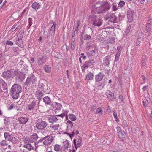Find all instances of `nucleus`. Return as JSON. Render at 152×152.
<instances>
[{"label": "nucleus", "mask_w": 152, "mask_h": 152, "mask_svg": "<svg viewBox=\"0 0 152 152\" xmlns=\"http://www.w3.org/2000/svg\"><path fill=\"white\" fill-rule=\"evenodd\" d=\"M116 129L117 130V132H118L121 131V129L118 126H117L116 127Z\"/></svg>", "instance_id": "56"}, {"label": "nucleus", "mask_w": 152, "mask_h": 152, "mask_svg": "<svg viewBox=\"0 0 152 152\" xmlns=\"http://www.w3.org/2000/svg\"><path fill=\"white\" fill-rule=\"evenodd\" d=\"M6 44L7 45H13V43L12 42L9 40H7L6 41Z\"/></svg>", "instance_id": "44"}, {"label": "nucleus", "mask_w": 152, "mask_h": 152, "mask_svg": "<svg viewBox=\"0 0 152 152\" xmlns=\"http://www.w3.org/2000/svg\"><path fill=\"white\" fill-rule=\"evenodd\" d=\"M94 19L93 25L95 26H99L102 24V20L98 18L96 15L94 16Z\"/></svg>", "instance_id": "5"}, {"label": "nucleus", "mask_w": 152, "mask_h": 152, "mask_svg": "<svg viewBox=\"0 0 152 152\" xmlns=\"http://www.w3.org/2000/svg\"><path fill=\"white\" fill-rule=\"evenodd\" d=\"M148 22L146 24V30L147 32H149L151 30V24L149 23V20H148Z\"/></svg>", "instance_id": "22"}, {"label": "nucleus", "mask_w": 152, "mask_h": 152, "mask_svg": "<svg viewBox=\"0 0 152 152\" xmlns=\"http://www.w3.org/2000/svg\"><path fill=\"white\" fill-rule=\"evenodd\" d=\"M69 117L72 121H75L77 118L76 116L73 114H70L69 115Z\"/></svg>", "instance_id": "28"}, {"label": "nucleus", "mask_w": 152, "mask_h": 152, "mask_svg": "<svg viewBox=\"0 0 152 152\" xmlns=\"http://www.w3.org/2000/svg\"><path fill=\"white\" fill-rule=\"evenodd\" d=\"M65 116V115L63 114L57 115L56 116H50L48 118V121L49 122L53 123L56 122L57 120L59 119H58L57 116H60L61 117H63Z\"/></svg>", "instance_id": "4"}, {"label": "nucleus", "mask_w": 152, "mask_h": 152, "mask_svg": "<svg viewBox=\"0 0 152 152\" xmlns=\"http://www.w3.org/2000/svg\"><path fill=\"white\" fill-rule=\"evenodd\" d=\"M32 19L31 18H29L28 19V21H29V27L32 25Z\"/></svg>", "instance_id": "51"}, {"label": "nucleus", "mask_w": 152, "mask_h": 152, "mask_svg": "<svg viewBox=\"0 0 152 152\" xmlns=\"http://www.w3.org/2000/svg\"><path fill=\"white\" fill-rule=\"evenodd\" d=\"M47 57L46 56H44L42 57V58H40L38 59L37 62L39 65H41L43 63L45 62Z\"/></svg>", "instance_id": "16"}, {"label": "nucleus", "mask_w": 152, "mask_h": 152, "mask_svg": "<svg viewBox=\"0 0 152 152\" xmlns=\"http://www.w3.org/2000/svg\"><path fill=\"white\" fill-rule=\"evenodd\" d=\"M122 48L121 46H118L117 48V50L118 51V52H120V51L122 50Z\"/></svg>", "instance_id": "49"}, {"label": "nucleus", "mask_w": 152, "mask_h": 152, "mask_svg": "<svg viewBox=\"0 0 152 152\" xmlns=\"http://www.w3.org/2000/svg\"><path fill=\"white\" fill-rule=\"evenodd\" d=\"M80 57H82V58L84 60H85L86 58V56H80Z\"/></svg>", "instance_id": "62"}, {"label": "nucleus", "mask_w": 152, "mask_h": 152, "mask_svg": "<svg viewBox=\"0 0 152 152\" xmlns=\"http://www.w3.org/2000/svg\"><path fill=\"white\" fill-rule=\"evenodd\" d=\"M52 106L54 109L59 110H60L61 108V105L60 103L54 102L52 104Z\"/></svg>", "instance_id": "13"}, {"label": "nucleus", "mask_w": 152, "mask_h": 152, "mask_svg": "<svg viewBox=\"0 0 152 152\" xmlns=\"http://www.w3.org/2000/svg\"><path fill=\"white\" fill-rule=\"evenodd\" d=\"M131 26H129L128 28H127L126 29L125 31V33L126 34H128L130 32V30L131 28Z\"/></svg>", "instance_id": "45"}, {"label": "nucleus", "mask_w": 152, "mask_h": 152, "mask_svg": "<svg viewBox=\"0 0 152 152\" xmlns=\"http://www.w3.org/2000/svg\"><path fill=\"white\" fill-rule=\"evenodd\" d=\"M32 7L35 10H37L40 7L39 4L37 2H34L32 4Z\"/></svg>", "instance_id": "20"}, {"label": "nucleus", "mask_w": 152, "mask_h": 152, "mask_svg": "<svg viewBox=\"0 0 152 152\" xmlns=\"http://www.w3.org/2000/svg\"><path fill=\"white\" fill-rule=\"evenodd\" d=\"M59 128L58 125H55L51 127V130L52 131H55L57 130Z\"/></svg>", "instance_id": "35"}, {"label": "nucleus", "mask_w": 152, "mask_h": 152, "mask_svg": "<svg viewBox=\"0 0 152 152\" xmlns=\"http://www.w3.org/2000/svg\"><path fill=\"white\" fill-rule=\"evenodd\" d=\"M120 55V52H117L115 55V57L114 61V64H115V62L118 61L119 59V56Z\"/></svg>", "instance_id": "29"}, {"label": "nucleus", "mask_w": 152, "mask_h": 152, "mask_svg": "<svg viewBox=\"0 0 152 152\" xmlns=\"http://www.w3.org/2000/svg\"><path fill=\"white\" fill-rule=\"evenodd\" d=\"M66 134L68 135H69V137H70L72 139V137L73 136V135H71L69 133H66Z\"/></svg>", "instance_id": "57"}, {"label": "nucleus", "mask_w": 152, "mask_h": 152, "mask_svg": "<svg viewBox=\"0 0 152 152\" xmlns=\"http://www.w3.org/2000/svg\"><path fill=\"white\" fill-rule=\"evenodd\" d=\"M113 10L115 11L117 10V7L116 5L113 4Z\"/></svg>", "instance_id": "53"}, {"label": "nucleus", "mask_w": 152, "mask_h": 152, "mask_svg": "<svg viewBox=\"0 0 152 152\" xmlns=\"http://www.w3.org/2000/svg\"><path fill=\"white\" fill-rule=\"evenodd\" d=\"M147 88V87L145 86H144L142 88L143 91H144L146 90Z\"/></svg>", "instance_id": "61"}, {"label": "nucleus", "mask_w": 152, "mask_h": 152, "mask_svg": "<svg viewBox=\"0 0 152 152\" xmlns=\"http://www.w3.org/2000/svg\"><path fill=\"white\" fill-rule=\"evenodd\" d=\"M69 47L68 46H66V52H67L69 50Z\"/></svg>", "instance_id": "60"}, {"label": "nucleus", "mask_w": 152, "mask_h": 152, "mask_svg": "<svg viewBox=\"0 0 152 152\" xmlns=\"http://www.w3.org/2000/svg\"><path fill=\"white\" fill-rule=\"evenodd\" d=\"M91 47H94L96 50H92L91 52L92 55V56H94L96 53V51H98V49L96 48V45L94 44L91 45Z\"/></svg>", "instance_id": "30"}, {"label": "nucleus", "mask_w": 152, "mask_h": 152, "mask_svg": "<svg viewBox=\"0 0 152 152\" xmlns=\"http://www.w3.org/2000/svg\"><path fill=\"white\" fill-rule=\"evenodd\" d=\"M95 63V61L93 59H90L86 61L85 64L84 66H94Z\"/></svg>", "instance_id": "15"}, {"label": "nucleus", "mask_w": 152, "mask_h": 152, "mask_svg": "<svg viewBox=\"0 0 152 152\" xmlns=\"http://www.w3.org/2000/svg\"><path fill=\"white\" fill-rule=\"evenodd\" d=\"M24 147L27 148L29 150H31L33 149V147L30 144L26 145H24Z\"/></svg>", "instance_id": "37"}, {"label": "nucleus", "mask_w": 152, "mask_h": 152, "mask_svg": "<svg viewBox=\"0 0 152 152\" xmlns=\"http://www.w3.org/2000/svg\"><path fill=\"white\" fill-rule=\"evenodd\" d=\"M14 42L17 44L20 47H21L22 45H23V42L22 38L16 37L15 40H14Z\"/></svg>", "instance_id": "12"}, {"label": "nucleus", "mask_w": 152, "mask_h": 152, "mask_svg": "<svg viewBox=\"0 0 152 152\" xmlns=\"http://www.w3.org/2000/svg\"><path fill=\"white\" fill-rule=\"evenodd\" d=\"M36 96L38 99H41L43 96V94L41 92L39 91H37L36 92Z\"/></svg>", "instance_id": "26"}, {"label": "nucleus", "mask_w": 152, "mask_h": 152, "mask_svg": "<svg viewBox=\"0 0 152 152\" xmlns=\"http://www.w3.org/2000/svg\"><path fill=\"white\" fill-rule=\"evenodd\" d=\"M31 61L33 63L34 62V58H31Z\"/></svg>", "instance_id": "64"}, {"label": "nucleus", "mask_w": 152, "mask_h": 152, "mask_svg": "<svg viewBox=\"0 0 152 152\" xmlns=\"http://www.w3.org/2000/svg\"><path fill=\"white\" fill-rule=\"evenodd\" d=\"M47 126V124L45 121H41L36 124L37 128L39 129H42L45 128Z\"/></svg>", "instance_id": "7"}, {"label": "nucleus", "mask_w": 152, "mask_h": 152, "mask_svg": "<svg viewBox=\"0 0 152 152\" xmlns=\"http://www.w3.org/2000/svg\"><path fill=\"white\" fill-rule=\"evenodd\" d=\"M19 65L24 66L26 65V63L24 61H21L19 63Z\"/></svg>", "instance_id": "48"}, {"label": "nucleus", "mask_w": 152, "mask_h": 152, "mask_svg": "<svg viewBox=\"0 0 152 152\" xmlns=\"http://www.w3.org/2000/svg\"><path fill=\"white\" fill-rule=\"evenodd\" d=\"M94 75L91 73H89L86 74V80H91L93 79Z\"/></svg>", "instance_id": "21"}, {"label": "nucleus", "mask_w": 152, "mask_h": 152, "mask_svg": "<svg viewBox=\"0 0 152 152\" xmlns=\"http://www.w3.org/2000/svg\"><path fill=\"white\" fill-rule=\"evenodd\" d=\"M106 20H109V21L111 23H115L118 22L117 17L114 14H109L107 13L104 16Z\"/></svg>", "instance_id": "3"}, {"label": "nucleus", "mask_w": 152, "mask_h": 152, "mask_svg": "<svg viewBox=\"0 0 152 152\" xmlns=\"http://www.w3.org/2000/svg\"><path fill=\"white\" fill-rule=\"evenodd\" d=\"M91 36L90 35L86 34L84 36L83 39L84 40H89L91 38Z\"/></svg>", "instance_id": "36"}, {"label": "nucleus", "mask_w": 152, "mask_h": 152, "mask_svg": "<svg viewBox=\"0 0 152 152\" xmlns=\"http://www.w3.org/2000/svg\"><path fill=\"white\" fill-rule=\"evenodd\" d=\"M35 105V103L34 102H33L28 107V108L29 110H31L34 108Z\"/></svg>", "instance_id": "41"}, {"label": "nucleus", "mask_w": 152, "mask_h": 152, "mask_svg": "<svg viewBox=\"0 0 152 152\" xmlns=\"http://www.w3.org/2000/svg\"><path fill=\"white\" fill-rule=\"evenodd\" d=\"M74 44L75 43H71V48L72 50H74L75 48Z\"/></svg>", "instance_id": "52"}, {"label": "nucleus", "mask_w": 152, "mask_h": 152, "mask_svg": "<svg viewBox=\"0 0 152 152\" xmlns=\"http://www.w3.org/2000/svg\"><path fill=\"white\" fill-rule=\"evenodd\" d=\"M66 124H69L71 126H72V122H71V121H70V120H68L67 121V122H66Z\"/></svg>", "instance_id": "54"}, {"label": "nucleus", "mask_w": 152, "mask_h": 152, "mask_svg": "<svg viewBox=\"0 0 152 152\" xmlns=\"http://www.w3.org/2000/svg\"><path fill=\"white\" fill-rule=\"evenodd\" d=\"M19 26V23H16L13 26L12 28L11 29V30H12V31H15L16 29L18 28Z\"/></svg>", "instance_id": "27"}, {"label": "nucleus", "mask_w": 152, "mask_h": 152, "mask_svg": "<svg viewBox=\"0 0 152 152\" xmlns=\"http://www.w3.org/2000/svg\"><path fill=\"white\" fill-rule=\"evenodd\" d=\"M43 101L46 104H49L50 102V99L48 97H45L43 99Z\"/></svg>", "instance_id": "25"}, {"label": "nucleus", "mask_w": 152, "mask_h": 152, "mask_svg": "<svg viewBox=\"0 0 152 152\" xmlns=\"http://www.w3.org/2000/svg\"><path fill=\"white\" fill-rule=\"evenodd\" d=\"M56 25L54 24L52 25L50 29V34L51 36H53L55 33V28Z\"/></svg>", "instance_id": "17"}, {"label": "nucleus", "mask_w": 152, "mask_h": 152, "mask_svg": "<svg viewBox=\"0 0 152 152\" xmlns=\"http://www.w3.org/2000/svg\"><path fill=\"white\" fill-rule=\"evenodd\" d=\"M141 41V37H138L136 40V45L137 46L139 45Z\"/></svg>", "instance_id": "38"}, {"label": "nucleus", "mask_w": 152, "mask_h": 152, "mask_svg": "<svg viewBox=\"0 0 152 152\" xmlns=\"http://www.w3.org/2000/svg\"><path fill=\"white\" fill-rule=\"evenodd\" d=\"M27 9V8H25L24 10L22 12V13L20 15V16L21 17L22 16H23L24 14V13L26 12Z\"/></svg>", "instance_id": "47"}, {"label": "nucleus", "mask_w": 152, "mask_h": 152, "mask_svg": "<svg viewBox=\"0 0 152 152\" xmlns=\"http://www.w3.org/2000/svg\"><path fill=\"white\" fill-rule=\"evenodd\" d=\"M75 39V38H72L71 43H74Z\"/></svg>", "instance_id": "58"}, {"label": "nucleus", "mask_w": 152, "mask_h": 152, "mask_svg": "<svg viewBox=\"0 0 152 152\" xmlns=\"http://www.w3.org/2000/svg\"><path fill=\"white\" fill-rule=\"evenodd\" d=\"M96 12L98 14H103L107 11L110 8L111 5L109 2L99 1L96 2Z\"/></svg>", "instance_id": "1"}, {"label": "nucleus", "mask_w": 152, "mask_h": 152, "mask_svg": "<svg viewBox=\"0 0 152 152\" xmlns=\"http://www.w3.org/2000/svg\"><path fill=\"white\" fill-rule=\"evenodd\" d=\"M104 76L103 73L100 72L95 76L96 81V82L101 81L102 79Z\"/></svg>", "instance_id": "14"}, {"label": "nucleus", "mask_w": 152, "mask_h": 152, "mask_svg": "<svg viewBox=\"0 0 152 152\" xmlns=\"http://www.w3.org/2000/svg\"><path fill=\"white\" fill-rule=\"evenodd\" d=\"M82 139L81 138H79L77 142H76V140L75 139H74L73 141V143L74 145V146H75V150H73V152L74 151L75 152V151L77 150V148L78 147H80L81 145L82 142Z\"/></svg>", "instance_id": "9"}, {"label": "nucleus", "mask_w": 152, "mask_h": 152, "mask_svg": "<svg viewBox=\"0 0 152 152\" xmlns=\"http://www.w3.org/2000/svg\"><path fill=\"white\" fill-rule=\"evenodd\" d=\"M75 33H74V32L72 33V38H75Z\"/></svg>", "instance_id": "63"}, {"label": "nucleus", "mask_w": 152, "mask_h": 152, "mask_svg": "<svg viewBox=\"0 0 152 152\" xmlns=\"http://www.w3.org/2000/svg\"><path fill=\"white\" fill-rule=\"evenodd\" d=\"M12 51L15 53V55L18 54L19 51V48L18 47H13L12 48Z\"/></svg>", "instance_id": "24"}, {"label": "nucleus", "mask_w": 152, "mask_h": 152, "mask_svg": "<svg viewBox=\"0 0 152 152\" xmlns=\"http://www.w3.org/2000/svg\"><path fill=\"white\" fill-rule=\"evenodd\" d=\"M18 120L20 123L24 124L27 122L28 119L27 118L20 117L18 118Z\"/></svg>", "instance_id": "18"}, {"label": "nucleus", "mask_w": 152, "mask_h": 152, "mask_svg": "<svg viewBox=\"0 0 152 152\" xmlns=\"http://www.w3.org/2000/svg\"><path fill=\"white\" fill-rule=\"evenodd\" d=\"M49 23L50 24L51 26V24H52L53 25V24L56 25V23L53 20H51L50 22Z\"/></svg>", "instance_id": "55"}, {"label": "nucleus", "mask_w": 152, "mask_h": 152, "mask_svg": "<svg viewBox=\"0 0 152 152\" xmlns=\"http://www.w3.org/2000/svg\"><path fill=\"white\" fill-rule=\"evenodd\" d=\"M3 85L4 86V88H3L4 90L6 89H7V86H6V84L5 83H4Z\"/></svg>", "instance_id": "59"}, {"label": "nucleus", "mask_w": 152, "mask_h": 152, "mask_svg": "<svg viewBox=\"0 0 152 152\" xmlns=\"http://www.w3.org/2000/svg\"><path fill=\"white\" fill-rule=\"evenodd\" d=\"M76 24H77L76 28L75 29V30L74 32V33H75H75H76L77 34L78 33V27L80 25L79 20H78L77 21Z\"/></svg>", "instance_id": "32"}, {"label": "nucleus", "mask_w": 152, "mask_h": 152, "mask_svg": "<svg viewBox=\"0 0 152 152\" xmlns=\"http://www.w3.org/2000/svg\"><path fill=\"white\" fill-rule=\"evenodd\" d=\"M113 95V94L112 92L109 91V93L107 95V96L108 98H110V97H112Z\"/></svg>", "instance_id": "46"}, {"label": "nucleus", "mask_w": 152, "mask_h": 152, "mask_svg": "<svg viewBox=\"0 0 152 152\" xmlns=\"http://www.w3.org/2000/svg\"><path fill=\"white\" fill-rule=\"evenodd\" d=\"M35 81V79L33 76H31L30 77L28 78L26 82V83L27 85H30L33 84Z\"/></svg>", "instance_id": "11"}, {"label": "nucleus", "mask_w": 152, "mask_h": 152, "mask_svg": "<svg viewBox=\"0 0 152 152\" xmlns=\"http://www.w3.org/2000/svg\"><path fill=\"white\" fill-rule=\"evenodd\" d=\"M53 138L52 137H50L48 138L45 137L44 139V140L43 141V143L44 145H48L50 144L53 141Z\"/></svg>", "instance_id": "10"}, {"label": "nucleus", "mask_w": 152, "mask_h": 152, "mask_svg": "<svg viewBox=\"0 0 152 152\" xmlns=\"http://www.w3.org/2000/svg\"><path fill=\"white\" fill-rule=\"evenodd\" d=\"M4 136L6 140H7L11 141L13 139V138L12 136L10 135L7 133H4Z\"/></svg>", "instance_id": "19"}, {"label": "nucleus", "mask_w": 152, "mask_h": 152, "mask_svg": "<svg viewBox=\"0 0 152 152\" xmlns=\"http://www.w3.org/2000/svg\"><path fill=\"white\" fill-rule=\"evenodd\" d=\"M21 91V88L20 86L19 85L14 84L11 87L10 94L13 99H17L19 96V94Z\"/></svg>", "instance_id": "2"}, {"label": "nucleus", "mask_w": 152, "mask_h": 152, "mask_svg": "<svg viewBox=\"0 0 152 152\" xmlns=\"http://www.w3.org/2000/svg\"><path fill=\"white\" fill-rule=\"evenodd\" d=\"M118 136L120 137H122L123 136V134H122L121 131L117 132Z\"/></svg>", "instance_id": "50"}, {"label": "nucleus", "mask_w": 152, "mask_h": 152, "mask_svg": "<svg viewBox=\"0 0 152 152\" xmlns=\"http://www.w3.org/2000/svg\"><path fill=\"white\" fill-rule=\"evenodd\" d=\"M110 59L111 57L109 55L105 57L104 58V62L103 63V66H109V62L110 61Z\"/></svg>", "instance_id": "6"}, {"label": "nucleus", "mask_w": 152, "mask_h": 152, "mask_svg": "<svg viewBox=\"0 0 152 152\" xmlns=\"http://www.w3.org/2000/svg\"><path fill=\"white\" fill-rule=\"evenodd\" d=\"M102 109L101 108H99L97 109L96 113L100 115L102 114Z\"/></svg>", "instance_id": "39"}, {"label": "nucleus", "mask_w": 152, "mask_h": 152, "mask_svg": "<svg viewBox=\"0 0 152 152\" xmlns=\"http://www.w3.org/2000/svg\"><path fill=\"white\" fill-rule=\"evenodd\" d=\"M44 69L47 72H49L51 71V69L50 67H44Z\"/></svg>", "instance_id": "40"}, {"label": "nucleus", "mask_w": 152, "mask_h": 152, "mask_svg": "<svg viewBox=\"0 0 152 152\" xmlns=\"http://www.w3.org/2000/svg\"><path fill=\"white\" fill-rule=\"evenodd\" d=\"M113 115L115 119V121L117 122H119V119L118 118L117 114L116 113L115 111H114L113 112Z\"/></svg>", "instance_id": "33"}, {"label": "nucleus", "mask_w": 152, "mask_h": 152, "mask_svg": "<svg viewBox=\"0 0 152 152\" xmlns=\"http://www.w3.org/2000/svg\"><path fill=\"white\" fill-rule=\"evenodd\" d=\"M24 34V31L23 30H21L20 32H19L17 36V37L19 38H22V39L23 35Z\"/></svg>", "instance_id": "31"}, {"label": "nucleus", "mask_w": 152, "mask_h": 152, "mask_svg": "<svg viewBox=\"0 0 152 152\" xmlns=\"http://www.w3.org/2000/svg\"><path fill=\"white\" fill-rule=\"evenodd\" d=\"M64 145L63 147V148L64 150L66 151L68 148L69 147V142L68 141H66L64 142Z\"/></svg>", "instance_id": "23"}, {"label": "nucleus", "mask_w": 152, "mask_h": 152, "mask_svg": "<svg viewBox=\"0 0 152 152\" xmlns=\"http://www.w3.org/2000/svg\"><path fill=\"white\" fill-rule=\"evenodd\" d=\"M125 3L123 1H121L118 3V7H122L124 5Z\"/></svg>", "instance_id": "42"}, {"label": "nucleus", "mask_w": 152, "mask_h": 152, "mask_svg": "<svg viewBox=\"0 0 152 152\" xmlns=\"http://www.w3.org/2000/svg\"><path fill=\"white\" fill-rule=\"evenodd\" d=\"M127 15L128 21L131 22L133 20V16L134 15V11L130 10H128L127 12Z\"/></svg>", "instance_id": "8"}, {"label": "nucleus", "mask_w": 152, "mask_h": 152, "mask_svg": "<svg viewBox=\"0 0 152 152\" xmlns=\"http://www.w3.org/2000/svg\"><path fill=\"white\" fill-rule=\"evenodd\" d=\"M61 148V146L58 144H56L54 146V150L56 151H59Z\"/></svg>", "instance_id": "34"}, {"label": "nucleus", "mask_w": 152, "mask_h": 152, "mask_svg": "<svg viewBox=\"0 0 152 152\" xmlns=\"http://www.w3.org/2000/svg\"><path fill=\"white\" fill-rule=\"evenodd\" d=\"M31 138L32 141H34L36 139H37V134H34L31 137Z\"/></svg>", "instance_id": "43"}]
</instances>
